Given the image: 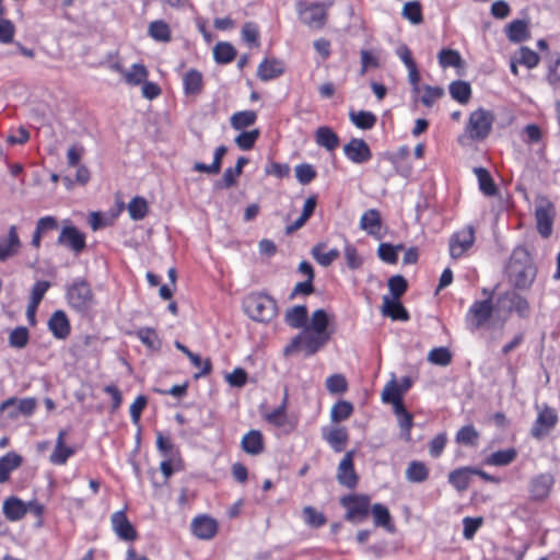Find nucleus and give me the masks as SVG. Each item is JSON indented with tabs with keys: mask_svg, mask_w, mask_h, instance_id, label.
I'll list each match as a JSON object with an SVG mask.
<instances>
[{
	"mask_svg": "<svg viewBox=\"0 0 560 560\" xmlns=\"http://www.w3.org/2000/svg\"><path fill=\"white\" fill-rule=\"evenodd\" d=\"M248 159L240 156L235 167H229L224 171L221 182L217 184L219 188H230L236 184V178L242 174L243 167L248 164Z\"/></svg>",
	"mask_w": 560,
	"mask_h": 560,
	"instance_id": "7c9ffc66",
	"label": "nucleus"
},
{
	"mask_svg": "<svg viewBox=\"0 0 560 560\" xmlns=\"http://www.w3.org/2000/svg\"><path fill=\"white\" fill-rule=\"evenodd\" d=\"M184 92L186 95H199L203 90V78L196 69L188 70L183 77Z\"/></svg>",
	"mask_w": 560,
	"mask_h": 560,
	"instance_id": "bb28decb",
	"label": "nucleus"
},
{
	"mask_svg": "<svg viewBox=\"0 0 560 560\" xmlns=\"http://www.w3.org/2000/svg\"><path fill=\"white\" fill-rule=\"evenodd\" d=\"M508 37L511 42L521 43L528 38V30L526 22L515 20L508 26Z\"/></svg>",
	"mask_w": 560,
	"mask_h": 560,
	"instance_id": "09e8293b",
	"label": "nucleus"
},
{
	"mask_svg": "<svg viewBox=\"0 0 560 560\" xmlns=\"http://www.w3.org/2000/svg\"><path fill=\"white\" fill-rule=\"evenodd\" d=\"M453 100L460 104H467L471 97L470 84L466 81H453L448 88Z\"/></svg>",
	"mask_w": 560,
	"mask_h": 560,
	"instance_id": "4c0bfd02",
	"label": "nucleus"
},
{
	"mask_svg": "<svg viewBox=\"0 0 560 560\" xmlns=\"http://www.w3.org/2000/svg\"><path fill=\"white\" fill-rule=\"evenodd\" d=\"M382 400L386 404H392L394 409L398 408V406H404L401 390L394 378L385 385L382 392Z\"/></svg>",
	"mask_w": 560,
	"mask_h": 560,
	"instance_id": "ea45409f",
	"label": "nucleus"
},
{
	"mask_svg": "<svg viewBox=\"0 0 560 560\" xmlns=\"http://www.w3.org/2000/svg\"><path fill=\"white\" fill-rule=\"evenodd\" d=\"M478 439V431L470 424L460 428L456 434V442L463 445L476 446Z\"/></svg>",
	"mask_w": 560,
	"mask_h": 560,
	"instance_id": "5fc2aeb1",
	"label": "nucleus"
},
{
	"mask_svg": "<svg viewBox=\"0 0 560 560\" xmlns=\"http://www.w3.org/2000/svg\"><path fill=\"white\" fill-rule=\"evenodd\" d=\"M283 73V65L277 59H265L258 67L257 75L261 81H269Z\"/></svg>",
	"mask_w": 560,
	"mask_h": 560,
	"instance_id": "c85d7f7f",
	"label": "nucleus"
},
{
	"mask_svg": "<svg viewBox=\"0 0 560 560\" xmlns=\"http://www.w3.org/2000/svg\"><path fill=\"white\" fill-rule=\"evenodd\" d=\"M558 422V415L555 409L545 407L539 411L537 419L535 420L530 434L537 440H541L550 433Z\"/></svg>",
	"mask_w": 560,
	"mask_h": 560,
	"instance_id": "f8f14e48",
	"label": "nucleus"
},
{
	"mask_svg": "<svg viewBox=\"0 0 560 560\" xmlns=\"http://www.w3.org/2000/svg\"><path fill=\"white\" fill-rule=\"evenodd\" d=\"M301 21L313 30H322L327 22L329 4L299 0L295 4Z\"/></svg>",
	"mask_w": 560,
	"mask_h": 560,
	"instance_id": "423d86ee",
	"label": "nucleus"
},
{
	"mask_svg": "<svg viewBox=\"0 0 560 560\" xmlns=\"http://www.w3.org/2000/svg\"><path fill=\"white\" fill-rule=\"evenodd\" d=\"M328 326L327 314L324 310H316L311 317L310 326L307 327L312 332L327 334Z\"/></svg>",
	"mask_w": 560,
	"mask_h": 560,
	"instance_id": "bf43d9fd",
	"label": "nucleus"
},
{
	"mask_svg": "<svg viewBox=\"0 0 560 560\" xmlns=\"http://www.w3.org/2000/svg\"><path fill=\"white\" fill-rule=\"evenodd\" d=\"M2 513L8 521L18 522L27 513L26 503L18 497H9L2 503Z\"/></svg>",
	"mask_w": 560,
	"mask_h": 560,
	"instance_id": "6ab92c4d",
	"label": "nucleus"
},
{
	"mask_svg": "<svg viewBox=\"0 0 560 560\" xmlns=\"http://www.w3.org/2000/svg\"><path fill=\"white\" fill-rule=\"evenodd\" d=\"M371 499L366 494L352 493L343 495L340 504L346 509L345 520L351 523H361L370 514Z\"/></svg>",
	"mask_w": 560,
	"mask_h": 560,
	"instance_id": "0eeeda50",
	"label": "nucleus"
},
{
	"mask_svg": "<svg viewBox=\"0 0 560 560\" xmlns=\"http://www.w3.org/2000/svg\"><path fill=\"white\" fill-rule=\"evenodd\" d=\"M402 248L404 246L401 244L393 246L388 243H382L378 246L377 254L383 261L394 265L398 260V250H401Z\"/></svg>",
	"mask_w": 560,
	"mask_h": 560,
	"instance_id": "4d7b16f0",
	"label": "nucleus"
},
{
	"mask_svg": "<svg viewBox=\"0 0 560 560\" xmlns=\"http://www.w3.org/2000/svg\"><path fill=\"white\" fill-rule=\"evenodd\" d=\"M325 440L335 452L340 453L348 442V432L345 428H335L325 435Z\"/></svg>",
	"mask_w": 560,
	"mask_h": 560,
	"instance_id": "58836bf2",
	"label": "nucleus"
},
{
	"mask_svg": "<svg viewBox=\"0 0 560 560\" xmlns=\"http://www.w3.org/2000/svg\"><path fill=\"white\" fill-rule=\"evenodd\" d=\"M556 210L548 200L541 201L535 210L537 231L541 237L548 238L552 233Z\"/></svg>",
	"mask_w": 560,
	"mask_h": 560,
	"instance_id": "9b49d317",
	"label": "nucleus"
},
{
	"mask_svg": "<svg viewBox=\"0 0 560 560\" xmlns=\"http://www.w3.org/2000/svg\"><path fill=\"white\" fill-rule=\"evenodd\" d=\"M148 34L151 38L161 43H168L172 39L170 25L163 20H156L149 24Z\"/></svg>",
	"mask_w": 560,
	"mask_h": 560,
	"instance_id": "e433bc0d",
	"label": "nucleus"
},
{
	"mask_svg": "<svg viewBox=\"0 0 560 560\" xmlns=\"http://www.w3.org/2000/svg\"><path fill=\"white\" fill-rule=\"evenodd\" d=\"M394 412L397 417L398 425L400 428V436L406 442L411 440L410 430L413 427L412 415L407 411L405 406H398V408L394 409Z\"/></svg>",
	"mask_w": 560,
	"mask_h": 560,
	"instance_id": "c9c22d12",
	"label": "nucleus"
},
{
	"mask_svg": "<svg viewBox=\"0 0 560 560\" xmlns=\"http://www.w3.org/2000/svg\"><path fill=\"white\" fill-rule=\"evenodd\" d=\"M48 328L57 339H66L70 335V323L63 311H56L48 320Z\"/></svg>",
	"mask_w": 560,
	"mask_h": 560,
	"instance_id": "412c9836",
	"label": "nucleus"
},
{
	"mask_svg": "<svg viewBox=\"0 0 560 560\" xmlns=\"http://www.w3.org/2000/svg\"><path fill=\"white\" fill-rule=\"evenodd\" d=\"M30 334L26 327L20 326L13 329L9 336V345L13 348L23 349L28 343Z\"/></svg>",
	"mask_w": 560,
	"mask_h": 560,
	"instance_id": "680f3d73",
	"label": "nucleus"
},
{
	"mask_svg": "<svg viewBox=\"0 0 560 560\" xmlns=\"http://www.w3.org/2000/svg\"><path fill=\"white\" fill-rule=\"evenodd\" d=\"M242 450L249 455H259L264 452V438L260 431L250 430L241 441Z\"/></svg>",
	"mask_w": 560,
	"mask_h": 560,
	"instance_id": "b1692460",
	"label": "nucleus"
},
{
	"mask_svg": "<svg viewBox=\"0 0 560 560\" xmlns=\"http://www.w3.org/2000/svg\"><path fill=\"white\" fill-rule=\"evenodd\" d=\"M245 313L256 322H270L277 316L278 307L273 298L265 293H250L243 301Z\"/></svg>",
	"mask_w": 560,
	"mask_h": 560,
	"instance_id": "7ed1b4c3",
	"label": "nucleus"
},
{
	"mask_svg": "<svg viewBox=\"0 0 560 560\" xmlns=\"http://www.w3.org/2000/svg\"><path fill=\"white\" fill-rule=\"evenodd\" d=\"M68 434L66 429H61L58 432V436L56 440V446L50 455V462L55 465H65L69 457H71L75 450L71 446H67L65 444V439Z\"/></svg>",
	"mask_w": 560,
	"mask_h": 560,
	"instance_id": "aec40b11",
	"label": "nucleus"
},
{
	"mask_svg": "<svg viewBox=\"0 0 560 560\" xmlns=\"http://www.w3.org/2000/svg\"><path fill=\"white\" fill-rule=\"evenodd\" d=\"M493 307L495 311V322L500 323L501 326H504L513 312L522 318H526L529 315L528 301L514 290H508L498 294Z\"/></svg>",
	"mask_w": 560,
	"mask_h": 560,
	"instance_id": "f03ea898",
	"label": "nucleus"
},
{
	"mask_svg": "<svg viewBox=\"0 0 560 560\" xmlns=\"http://www.w3.org/2000/svg\"><path fill=\"white\" fill-rule=\"evenodd\" d=\"M339 250L331 248L327 250L325 243H319L312 248L313 258L323 267H328L339 257Z\"/></svg>",
	"mask_w": 560,
	"mask_h": 560,
	"instance_id": "2f4dec72",
	"label": "nucleus"
},
{
	"mask_svg": "<svg viewBox=\"0 0 560 560\" xmlns=\"http://www.w3.org/2000/svg\"><path fill=\"white\" fill-rule=\"evenodd\" d=\"M428 361L435 365L446 366L452 361V354L447 348H434L429 352Z\"/></svg>",
	"mask_w": 560,
	"mask_h": 560,
	"instance_id": "e2e57ef3",
	"label": "nucleus"
},
{
	"mask_svg": "<svg viewBox=\"0 0 560 560\" xmlns=\"http://www.w3.org/2000/svg\"><path fill=\"white\" fill-rule=\"evenodd\" d=\"M402 16L412 24H420L423 21L422 8L419 1H410L405 3Z\"/></svg>",
	"mask_w": 560,
	"mask_h": 560,
	"instance_id": "13d9d810",
	"label": "nucleus"
},
{
	"mask_svg": "<svg viewBox=\"0 0 560 560\" xmlns=\"http://www.w3.org/2000/svg\"><path fill=\"white\" fill-rule=\"evenodd\" d=\"M350 120L360 129L369 130L372 129L376 124V116L366 110L354 112L351 110L349 113Z\"/></svg>",
	"mask_w": 560,
	"mask_h": 560,
	"instance_id": "79ce46f5",
	"label": "nucleus"
},
{
	"mask_svg": "<svg viewBox=\"0 0 560 560\" xmlns=\"http://www.w3.org/2000/svg\"><path fill=\"white\" fill-rule=\"evenodd\" d=\"M66 298L70 307L85 313L95 305V295L90 283L83 278H77L67 287Z\"/></svg>",
	"mask_w": 560,
	"mask_h": 560,
	"instance_id": "20e7f679",
	"label": "nucleus"
},
{
	"mask_svg": "<svg viewBox=\"0 0 560 560\" xmlns=\"http://www.w3.org/2000/svg\"><path fill=\"white\" fill-rule=\"evenodd\" d=\"M191 530L200 539H211L218 532V523L210 516L200 515L192 520Z\"/></svg>",
	"mask_w": 560,
	"mask_h": 560,
	"instance_id": "a211bd4d",
	"label": "nucleus"
},
{
	"mask_svg": "<svg viewBox=\"0 0 560 560\" xmlns=\"http://www.w3.org/2000/svg\"><path fill=\"white\" fill-rule=\"evenodd\" d=\"M475 174L478 178L480 190L487 196H494L497 194V186L489 172L483 167L475 168Z\"/></svg>",
	"mask_w": 560,
	"mask_h": 560,
	"instance_id": "de8ad7c7",
	"label": "nucleus"
},
{
	"mask_svg": "<svg viewBox=\"0 0 560 560\" xmlns=\"http://www.w3.org/2000/svg\"><path fill=\"white\" fill-rule=\"evenodd\" d=\"M287 404H288V392L285 390L281 405L278 408L273 409L271 412H268L265 416V419L269 423H271L276 427H283L287 423V415H285Z\"/></svg>",
	"mask_w": 560,
	"mask_h": 560,
	"instance_id": "3c124183",
	"label": "nucleus"
},
{
	"mask_svg": "<svg viewBox=\"0 0 560 560\" xmlns=\"http://www.w3.org/2000/svg\"><path fill=\"white\" fill-rule=\"evenodd\" d=\"M326 388L330 394H343L348 389V383L342 374H334L327 377Z\"/></svg>",
	"mask_w": 560,
	"mask_h": 560,
	"instance_id": "69168bd1",
	"label": "nucleus"
},
{
	"mask_svg": "<svg viewBox=\"0 0 560 560\" xmlns=\"http://www.w3.org/2000/svg\"><path fill=\"white\" fill-rule=\"evenodd\" d=\"M492 319L495 320V311L491 299L475 301L465 316L466 326L472 332L489 326Z\"/></svg>",
	"mask_w": 560,
	"mask_h": 560,
	"instance_id": "39448f33",
	"label": "nucleus"
},
{
	"mask_svg": "<svg viewBox=\"0 0 560 560\" xmlns=\"http://www.w3.org/2000/svg\"><path fill=\"white\" fill-rule=\"evenodd\" d=\"M149 206L143 197H135L128 205V212L132 220L139 221L145 218Z\"/></svg>",
	"mask_w": 560,
	"mask_h": 560,
	"instance_id": "8fccbe9b",
	"label": "nucleus"
},
{
	"mask_svg": "<svg viewBox=\"0 0 560 560\" xmlns=\"http://www.w3.org/2000/svg\"><path fill=\"white\" fill-rule=\"evenodd\" d=\"M213 56L218 63H229L236 57V49L228 42H220L213 48Z\"/></svg>",
	"mask_w": 560,
	"mask_h": 560,
	"instance_id": "37998d69",
	"label": "nucleus"
},
{
	"mask_svg": "<svg viewBox=\"0 0 560 560\" xmlns=\"http://www.w3.org/2000/svg\"><path fill=\"white\" fill-rule=\"evenodd\" d=\"M256 119L257 114L254 110H243L233 114L230 118V122L235 130H242L254 125Z\"/></svg>",
	"mask_w": 560,
	"mask_h": 560,
	"instance_id": "c03bdc74",
	"label": "nucleus"
},
{
	"mask_svg": "<svg viewBox=\"0 0 560 560\" xmlns=\"http://www.w3.org/2000/svg\"><path fill=\"white\" fill-rule=\"evenodd\" d=\"M517 456L515 448H506L492 453L486 463L491 466H506L511 464Z\"/></svg>",
	"mask_w": 560,
	"mask_h": 560,
	"instance_id": "a18cd8bd",
	"label": "nucleus"
},
{
	"mask_svg": "<svg viewBox=\"0 0 560 560\" xmlns=\"http://www.w3.org/2000/svg\"><path fill=\"white\" fill-rule=\"evenodd\" d=\"M429 477V469L424 463L412 460L406 469V478L411 482H423Z\"/></svg>",
	"mask_w": 560,
	"mask_h": 560,
	"instance_id": "a19ab883",
	"label": "nucleus"
},
{
	"mask_svg": "<svg viewBox=\"0 0 560 560\" xmlns=\"http://www.w3.org/2000/svg\"><path fill=\"white\" fill-rule=\"evenodd\" d=\"M259 135L260 132L258 129L243 131L234 139V141L241 150H250L255 145Z\"/></svg>",
	"mask_w": 560,
	"mask_h": 560,
	"instance_id": "338daca9",
	"label": "nucleus"
},
{
	"mask_svg": "<svg viewBox=\"0 0 560 560\" xmlns=\"http://www.w3.org/2000/svg\"><path fill=\"white\" fill-rule=\"evenodd\" d=\"M156 447L164 458H174L178 453L172 440L161 432L156 433Z\"/></svg>",
	"mask_w": 560,
	"mask_h": 560,
	"instance_id": "052dcab7",
	"label": "nucleus"
},
{
	"mask_svg": "<svg viewBox=\"0 0 560 560\" xmlns=\"http://www.w3.org/2000/svg\"><path fill=\"white\" fill-rule=\"evenodd\" d=\"M353 411V406L351 402L346 400H340L336 402L330 412V418L332 422H341L348 419Z\"/></svg>",
	"mask_w": 560,
	"mask_h": 560,
	"instance_id": "864d4df0",
	"label": "nucleus"
},
{
	"mask_svg": "<svg viewBox=\"0 0 560 560\" xmlns=\"http://www.w3.org/2000/svg\"><path fill=\"white\" fill-rule=\"evenodd\" d=\"M37 407V400L34 397L18 399L16 397L8 398L0 405V411H7L8 418L14 420L20 415L30 417Z\"/></svg>",
	"mask_w": 560,
	"mask_h": 560,
	"instance_id": "9d476101",
	"label": "nucleus"
},
{
	"mask_svg": "<svg viewBox=\"0 0 560 560\" xmlns=\"http://www.w3.org/2000/svg\"><path fill=\"white\" fill-rule=\"evenodd\" d=\"M515 58L518 63L527 67L528 69L535 68L539 62V56L537 52L525 46L520 48Z\"/></svg>",
	"mask_w": 560,
	"mask_h": 560,
	"instance_id": "0e129e2a",
	"label": "nucleus"
},
{
	"mask_svg": "<svg viewBox=\"0 0 560 560\" xmlns=\"http://www.w3.org/2000/svg\"><path fill=\"white\" fill-rule=\"evenodd\" d=\"M328 334L312 332L308 328H305L303 332L294 337L291 343L285 347L284 354L288 355L302 347L305 350L306 355H313L328 341Z\"/></svg>",
	"mask_w": 560,
	"mask_h": 560,
	"instance_id": "6e6552de",
	"label": "nucleus"
},
{
	"mask_svg": "<svg viewBox=\"0 0 560 560\" xmlns=\"http://www.w3.org/2000/svg\"><path fill=\"white\" fill-rule=\"evenodd\" d=\"M57 244L69 248L78 255L86 247L85 234L73 225L63 226L58 236Z\"/></svg>",
	"mask_w": 560,
	"mask_h": 560,
	"instance_id": "4468645a",
	"label": "nucleus"
},
{
	"mask_svg": "<svg viewBox=\"0 0 560 560\" xmlns=\"http://www.w3.org/2000/svg\"><path fill=\"white\" fill-rule=\"evenodd\" d=\"M475 242V230L468 225L452 235L450 240V254L457 259L467 252Z\"/></svg>",
	"mask_w": 560,
	"mask_h": 560,
	"instance_id": "ddd939ff",
	"label": "nucleus"
},
{
	"mask_svg": "<svg viewBox=\"0 0 560 560\" xmlns=\"http://www.w3.org/2000/svg\"><path fill=\"white\" fill-rule=\"evenodd\" d=\"M370 513L373 516V522L376 527H383L389 533L395 532V525L392 521L390 513L385 505L381 503H375L370 509Z\"/></svg>",
	"mask_w": 560,
	"mask_h": 560,
	"instance_id": "cd10ccee",
	"label": "nucleus"
},
{
	"mask_svg": "<svg viewBox=\"0 0 560 560\" xmlns=\"http://www.w3.org/2000/svg\"><path fill=\"white\" fill-rule=\"evenodd\" d=\"M472 476V467L465 466L452 470L448 474V482L458 491L464 492L469 488Z\"/></svg>",
	"mask_w": 560,
	"mask_h": 560,
	"instance_id": "393cba45",
	"label": "nucleus"
},
{
	"mask_svg": "<svg viewBox=\"0 0 560 560\" xmlns=\"http://www.w3.org/2000/svg\"><path fill=\"white\" fill-rule=\"evenodd\" d=\"M285 323L292 328H305L307 323V308L305 305H296L289 308L284 316Z\"/></svg>",
	"mask_w": 560,
	"mask_h": 560,
	"instance_id": "473e14b6",
	"label": "nucleus"
},
{
	"mask_svg": "<svg viewBox=\"0 0 560 560\" xmlns=\"http://www.w3.org/2000/svg\"><path fill=\"white\" fill-rule=\"evenodd\" d=\"M303 518L304 522L313 528L322 527L326 524V516L317 511L315 508L308 505L303 509Z\"/></svg>",
	"mask_w": 560,
	"mask_h": 560,
	"instance_id": "603ef678",
	"label": "nucleus"
},
{
	"mask_svg": "<svg viewBox=\"0 0 560 560\" xmlns=\"http://www.w3.org/2000/svg\"><path fill=\"white\" fill-rule=\"evenodd\" d=\"M439 62L442 68L459 67L462 65V57L456 50L442 49L439 52Z\"/></svg>",
	"mask_w": 560,
	"mask_h": 560,
	"instance_id": "774afa93",
	"label": "nucleus"
},
{
	"mask_svg": "<svg viewBox=\"0 0 560 560\" xmlns=\"http://www.w3.org/2000/svg\"><path fill=\"white\" fill-rule=\"evenodd\" d=\"M553 479L550 475H540L533 479L530 492L535 499H546L549 494Z\"/></svg>",
	"mask_w": 560,
	"mask_h": 560,
	"instance_id": "72a5a7b5",
	"label": "nucleus"
},
{
	"mask_svg": "<svg viewBox=\"0 0 560 560\" xmlns=\"http://www.w3.org/2000/svg\"><path fill=\"white\" fill-rule=\"evenodd\" d=\"M382 226L381 213L376 209L365 211L360 220V228L370 235H378Z\"/></svg>",
	"mask_w": 560,
	"mask_h": 560,
	"instance_id": "c756f323",
	"label": "nucleus"
},
{
	"mask_svg": "<svg viewBox=\"0 0 560 560\" xmlns=\"http://www.w3.org/2000/svg\"><path fill=\"white\" fill-rule=\"evenodd\" d=\"M494 116L490 110L479 108L469 116L466 132L471 140H483L491 132Z\"/></svg>",
	"mask_w": 560,
	"mask_h": 560,
	"instance_id": "1a4fd4ad",
	"label": "nucleus"
},
{
	"mask_svg": "<svg viewBox=\"0 0 560 560\" xmlns=\"http://www.w3.org/2000/svg\"><path fill=\"white\" fill-rule=\"evenodd\" d=\"M387 285L392 294L390 299L395 300H399L408 289L407 280L400 275L390 277Z\"/></svg>",
	"mask_w": 560,
	"mask_h": 560,
	"instance_id": "6e6d98bb",
	"label": "nucleus"
},
{
	"mask_svg": "<svg viewBox=\"0 0 560 560\" xmlns=\"http://www.w3.org/2000/svg\"><path fill=\"white\" fill-rule=\"evenodd\" d=\"M382 313L393 320L407 322L409 319V314L399 300L390 299L388 295L383 296Z\"/></svg>",
	"mask_w": 560,
	"mask_h": 560,
	"instance_id": "5701e85b",
	"label": "nucleus"
},
{
	"mask_svg": "<svg viewBox=\"0 0 560 560\" xmlns=\"http://www.w3.org/2000/svg\"><path fill=\"white\" fill-rule=\"evenodd\" d=\"M110 522L113 530L120 539L125 541H133L137 539V532L124 511L115 512L110 517Z\"/></svg>",
	"mask_w": 560,
	"mask_h": 560,
	"instance_id": "f3484780",
	"label": "nucleus"
},
{
	"mask_svg": "<svg viewBox=\"0 0 560 560\" xmlns=\"http://www.w3.org/2000/svg\"><path fill=\"white\" fill-rule=\"evenodd\" d=\"M22 463V457L13 452L0 457V483L5 482L11 471L16 469Z\"/></svg>",
	"mask_w": 560,
	"mask_h": 560,
	"instance_id": "f704fd0d",
	"label": "nucleus"
},
{
	"mask_svg": "<svg viewBox=\"0 0 560 560\" xmlns=\"http://www.w3.org/2000/svg\"><path fill=\"white\" fill-rule=\"evenodd\" d=\"M353 456L354 451L347 452L337 468L336 477L338 482L348 489H354L359 481V477L354 470Z\"/></svg>",
	"mask_w": 560,
	"mask_h": 560,
	"instance_id": "2eb2a0df",
	"label": "nucleus"
},
{
	"mask_svg": "<svg viewBox=\"0 0 560 560\" xmlns=\"http://www.w3.org/2000/svg\"><path fill=\"white\" fill-rule=\"evenodd\" d=\"M21 241L15 225L9 228L7 240L0 242V261H4L18 254Z\"/></svg>",
	"mask_w": 560,
	"mask_h": 560,
	"instance_id": "4be33fe9",
	"label": "nucleus"
},
{
	"mask_svg": "<svg viewBox=\"0 0 560 560\" xmlns=\"http://www.w3.org/2000/svg\"><path fill=\"white\" fill-rule=\"evenodd\" d=\"M149 72L141 63H135L127 71H124L126 83L130 85H139L147 80Z\"/></svg>",
	"mask_w": 560,
	"mask_h": 560,
	"instance_id": "49530a36",
	"label": "nucleus"
},
{
	"mask_svg": "<svg viewBox=\"0 0 560 560\" xmlns=\"http://www.w3.org/2000/svg\"><path fill=\"white\" fill-rule=\"evenodd\" d=\"M315 141L327 151H334L340 144L338 135L327 126L318 127L315 131Z\"/></svg>",
	"mask_w": 560,
	"mask_h": 560,
	"instance_id": "a878e982",
	"label": "nucleus"
},
{
	"mask_svg": "<svg viewBox=\"0 0 560 560\" xmlns=\"http://www.w3.org/2000/svg\"><path fill=\"white\" fill-rule=\"evenodd\" d=\"M343 153L348 160L355 164H364L372 159V151L369 144L360 138H352L345 144Z\"/></svg>",
	"mask_w": 560,
	"mask_h": 560,
	"instance_id": "dca6fc26",
	"label": "nucleus"
},
{
	"mask_svg": "<svg viewBox=\"0 0 560 560\" xmlns=\"http://www.w3.org/2000/svg\"><path fill=\"white\" fill-rule=\"evenodd\" d=\"M508 273L516 289H528L533 284L537 270L526 248L517 247L513 250Z\"/></svg>",
	"mask_w": 560,
	"mask_h": 560,
	"instance_id": "f257e3e1",
	"label": "nucleus"
}]
</instances>
